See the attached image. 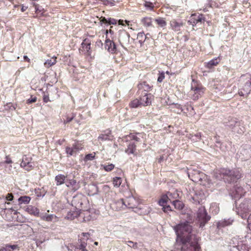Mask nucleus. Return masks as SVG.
Masks as SVG:
<instances>
[{
    "label": "nucleus",
    "instance_id": "obj_1",
    "mask_svg": "<svg viewBox=\"0 0 251 251\" xmlns=\"http://www.w3.org/2000/svg\"><path fill=\"white\" fill-rule=\"evenodd\" d=\"M174 229L177 235L176 241L179 240L181 242V251H200V247L198 242L191 241L192 226L188 222L180 223Z\"/></svg>",
    "mask_w": 251,
    "mask_h": 251
},
{
    "label": "nucleus",
    "instance_id": "obj_2",
    "mask_svg": "<svg viewBox=\"0 0 251 251\" xmlns=\"http://www.w3.org/2000/svg\"><path fill=\"white\" fill-rule=\"evenodd\" d=\"M217 174L215 175V177L218 179H223L225 182L227 183H231L234 182L242 177V174L239 169H234L230 170L226 169H221L218 171Z\"/></svg>",
    "mask_w": 251,
    "mask_h": 251
},
{
    "label": "nucleus",
    "instance_id": "obj_3",
    "mask_svg": "<svg viewBox=\"0 0 251 251\" xmlns=\"http://www.w3.org/2000/svg\"><path fill=\"white\" fill-rule=\"evenodd\" d=\"M205 88L201 84L194 79L191 83L189 95L193 100H197L204 94Z\"/></svg>",
    "mask_w": 251,
    "mask_h": 251
},
{
    "label": "nucleus",
    "instance_id": "obj_4",
    "mask_svg": "<svg viewBox=\"0 0 251 251\" xmlns=\"http://www.w3.org/2000/svg\"><path fill=\"white\" fill-rule=\"evenodd\" d=\"M237 212L243 219L248 217V214L251 212V200H245L237 208Z\"/></svg>",
    "mask_w": 251,
    "mask_h": 251
},
{
    "label": "nucleus",
    "instance_id": "obj_5",
    "mask_svg": "<svg viewBox=\"0 0 251 251\" xmlns=\"http://www.w3.org/2000/svg\"><path fill=\"white\" fill-rule=\"evenodd\" d=\"M246 240H241L237 237H234L232 239V247L231 251H248L249 246L247 245Z\"/></svg>",
    "mask_w": 251,
    "mask_h": 251
},
{
    "label": "nucleus",
    "instance_id": "obj_6",
    "mask_svg": "<svg viewBox=\"0 0 251 251\" xmlns=\"http://www.w3.org/2000/svg\"><path fill=\"white\" fill-rule=\"evenodd\" d=\"M189 177L194 182L199 183L201 179L206 178V175L195 168L190 167L188 169Z\"/></svg>",
    "mask_w": 251,
    "mask_h": 251
},
{
    "label": "nucleus",
    "instance_id": "obj_7",
    "mask_svg": "<svg viewBox=\"0 0 251 251\" xmlns=\"http://www.w3.org/2000/svg\"><path fill=\"white\" fill-rule=\"evenodd\" d=\"M210 216L207 214L204 207L201 206L199 208L197 219L200 222V227L204 226L205 224L210 220Z\"/></svg>",
    "mask_w": 251,
    "mask_h": 251
},
{
    "label": "nucleus",
    "instance_id": "obj_8",
    "mask_svg": "<svg viewBox=\"0 0 251 251\" xmlns=\"http://www.w3.org/2000/svg\"><path fill=\"white\" fill-rule=\"evenodd\" d=\"M189 197L192 200V202L196 204L200 203L205 198V195L202 191L196 190L194 189L190 190Z\"/></svg>",
    "mask_w": 251,
    "mask_h": 251
},
{
    "label": "nucleus",
    "instance_id": "obj_9",
    "mask_svg": "<svg viewBox=\"0 0 251 251\" xmlns=\"http://www.w3.org/2000/svg\"><path fill=\"white\" fill-rule=\"evenodd\" d=\"M245 193V191L241 186L236 185L230 192V195L233 198L237 199L244 196Z\"/></svg>",
    "mask_w": 251,
    "mask_h": 251
},
{
    "label": "nucleus",
    "instance_id": "obj_10",
    "mask_svg": "<svg viewBox=\"0 0 251 251\" xmlns=\"http://www.w3.org/2000/svg\"><path fill=\"white\" fill-rule=\"evenodd\" d=\"M31 160L32 158L30 156L24 155L21 163V167L27 171L31 170L33 168V163L31 162Z\"/></svg>",
    "mask_w": 251,
    "mask_h": 251
},
{
    "label": "nucleus",
    "instance_id": "obj_11",
    "mask_svg": "<svg viewBox=\"0 0 251 251\" xmlns=\"http://www.w3.org/2000/svg\"><path fill=\"white\" fill-rule=\"evenodd\" d=\"M82 148L83 147L81 144L78 142H76L73 145L72 147H67L66 148V152L70 156H74L79 151L81 150Z\"/></svg>",
    "mask_w": 251,
    "mask_h": 251
},
{
    "label": "nucleus",
    "instance_id": "obj_12",
    "mask_svg": "<svg viewBox=\"0 0 251 251\" xmlns=\"http://www.w3.org/2000/svg\"><path fill=\"white\" fill-rule=\"evenodd\" d=\"M85 201V198L84 196L82 195H77L73 197L72 200V204L74 205V207L80 209V208H82V205L83 204V202Z\"/></svg>",
    "mask_w": 251,
    "mask_h": 251
},
{
    "label": "nucleus",
    "instance_id": "obj_13",
    "mask_svg": "<svg viewBox=\"0 0 251 251\" xmlns=\"http://www.w3.org/2000/svg\"><path fill=\"white\" fill-rule=\"evenodd\" d=\"M232 123L233 124L231 123L228 126L233 129L234 132L239 134H242L245 132V128L241 125L240 122L233 121Z\"/></svg>",
    "mask_w": 251,
    "mask_h": 251
},
{
    "label": "nucleus",
    "instance_id": "obj_14",
    "mask_svg": "<svg viewBox=\"0 0 251 251\" xmlns=\"http://www.w3.org/2000/svg\"><path fill=\"white\" fill-rule=\"evenodd\" d=\"M104 44L105 50L109 52L114 53L116 52L117 49L116 45L112 41L106 38Z\"/></svg>",
    "mask_w": 251,
    "mask_h": 251
},
{
    "label": "nucleus",
    "instance_id": "obj_15",
    "mask_svg": "<svg viewBox=\"0 0 251 251\" xmlns=\"http://www.w3.org/2000/svg\"><path fill=\"white\" fill-rule=\"evenodd\" d=\"M66 186L74 192L80 188L79 183L74 179H67L66 181Z\"/></svg>",
    "mask_w": 251,
    "mask_h": 251
},
{
    "label": "nucleus",
    "instance_id": "obj_16",
    "mask_svg": "<svg viewBox=\"0 0 251 251\" xmlns=\"http://www.w3.org/2000/svg\"><path fill=\"white\" fill-rule=\"evenodd\" d=\"M152 95L151 94L145 93L141 96L139 100L142 106H147L151 104Z\"/></svg>",
    "mask_w": 251,
    "mask_h": 251
},
{
    "label": "nucleus",
    "instance_id": "obj_17",
    "mask_svg": "<svg viewBox=\"0 0 251 251\" xmlns=\"http://www.w3.org/2000/svg\"><path fill=\"white\" fill-rule=\"evenodd\" d=\"M126 206L125 202L123 199H120L117 201H115L111 203V207L115 210H121L124 209Z\"/></svg>",
    "mask_w": 251,
    "mask_h": 251
},
{
    "label": "nucleus",
    "instance_id": "obj_18",
    "mask_svg": "<svg viewBox=\"0 0 251 251\" xmlns=\"http://www.w3.org/2000/svg\"><path fill=\"white\" fill-rule=\"evenodd\" d=\"M125 204H126V207L129 208H133L135 207L138 204L137 201L133 197H129L127 198L125 201Z\"/></svg>",
    "mask_w": 251,
    "mask_h": 251
},
{
    "label": "nucleus",
    "instance_id": "obj_19",
    "mask_svg": "<svg viewBox=\"0 0 251 251\" xmlns=\"http://www.w3.org/2000/svg\"><path fill=\"white\" fill-rule=\"evenodd\" d=\"M233 222V220L231 218H229L228 219H224L217 223V227L218 228L220 229L231 225Z\"/></svg>",
    "mask_w": 251,
    "mask_h": 251
},
{
    "label": "nucleus",
    "instance_id": "obj_20",
    "mask_svg": "<svg viewBox=\"0 0 251 251\" xmlns=\"http://www.w3.org/2000/svg\"><path fill=\"white\" fill-rule=\"evenodd\" d=\"M79 244L77 246L72 245L71 246L72 251H88L86 249L87 243L85 242H82L80 241Z\"/></svg>",
    "mask_w": 251,
    "mask_h": 251
},
{
    "label": "nucleus",
    "instance_id": "obj_21",
    "mask_svg": "<svg viewBox=\"0 0 251 251\" xmlns=\"http://www.w3.org/2000/svg\"><path fill=\"white\" fill-rule=\"evenodd\" d=\"M79 209L74 207L70 211L68 212L66 218L68 219L72 220L79 215Z\"/></svg>",
    "mask_w": 251,
    "mask_h": 251
},
{
    "label": "nucleus",
    "instance_id": "obj_22",
    "mask_svg": "<svg viewBox=\"0 0 251 251\" xmlns=\"http://www.w3.org/2000/svg\"><path fill=\"white\" fill-rule=\"evenodd\" d=\"M170 25L172 29L178 31L180 30L181 27L183 25V24L181 22H177L176 20L173 19L170 21Z\"/></svg>",
    "mask_w": 251,
    "mask_h": 251
},
{
    "label": "nucleus",
    "instance_id": "obj_23",
    "mask_svg": "<svg viewBox=\"0 0 251 251\" xmlns=\"http://www.w3.org/2000/svg\"><path fill=\"white\" fill-rule=\"evenodd\" d=\"M90 43L87 41L86 40H84L81 43V47L79 50V52L84 51L85 53H88L90 50Z\"/></svg>",
    "mask_w": 251,
    "mask_h": 251
},
{
    "label": "nucleus",
    "instance_id": "obj_24",
    "mask_svg": "<svg viewBox=\"0 0 251 251\" xmlns=\"http://www.w3.org/2000/svg\"><path fill=\"white\" fill-rule=\"evenodd\" d=\"M113 136L111 135V131L107 130L105 133L101 134L99 136V139L102 141L111 140Z\"/></svg>",
    "mask_w": 251,
    "mask_h": 251
},
{
    "label": "nucleus",
    "instance_id": "obj_25",
    "mask_svg": "<svg viewBox=\"0 0 251 251\" xmlns=\"http://www.w3.org/2000/svg\"><path fill=\"white\" fill-rule=\"evenodd\" d=\"M66 178V176L64 175L59 174L57 175L55 177V181L56 182V185L57 186H59L64 184L65 182L66 183L65 179Z\"/></svg>",
    "mask_w": 251,
    "mask_h": 251
},
{
    "label": "nucleus",
    "instance_id": "obj_26",
    "mask_svg": "<svg viewBox=\"0 0 251 251\" xmlns=\"http://www.w3.org/2000/svg\"><path fill=\"white\" fill-rule=\"evenodd\" d=\"M40 217L42 220L47 222H51L57 220V217L53 214L49 215L45 213L41 215Z\"/></svg>",
    "mask_w": 251,
    "mask_h": 251
},
{
    "label": "nucleus",
    "instance_id": "obj_27",
    "mask_svg": "<svg viewBox=\"0 0 251 251\" xmlns=\"http://www.w3.org/2000/svg\"><path fill=\"white\" fill-rule=\"evenodd\" d=\"M26 211L30 214L37 216L39 213V209L35 206L29 205L26 208Z\"/></svg>",
    "mask_w": 251,
    "mask_h": 251
},
{
    "label": "nucleus",
    "instance_id": "obj_28",
    "mask_svg": "<svg viewBox=\"0 0 251 251\" xmlns=\"http://www.w3.org/2000/svg\"><path fill=\"white\" fill-rule=\"evenodd\" d=\"M220 61V59L219 58L213 59L206 63V67L207 68L211 69L214 66H217Z\"/></svg>",
    "mask_w": 251,
    "mask_h": 251
},
{
    "label": "nucleus",
    "instance_id": "obj_29",
    "mask_svg": "<svg viewBox=\"0 0 251 251\" xmlns=\"http://www.w3.org/2000/svg\"><path fill=\"white\" fill-rule=\"evenodd\" d=\"M165 195L166 196H167L168 200H169V201H170L171 202H172L174 201V200H177V198L178 197V194L176 192L172 193L170 192H168Z\"/></svg>",
    "mask_w": 251,
    "mask_h": 251
},
{
    "label": "nucleus",
    "instance_id": "obj_30",
    "mask_svg": "<svg viewBox=\"0 0 251 251\" xmlns=\"http://www.w3.org/2000/svg\"><path fill=\"white\" fill-rule=\"evenodd\" d=\"M156 23L161 27H165L167 25V23L164 18L158 17L154 20Z\"/></svg>",
    "mask_w": 251,
    "mask_h": 251
},
{
    "label": "nucleus",
    "instance_id": "obj_31",
    "mask_svg": "<svg viewBox=\"0 0 251 251\" xmlns=\"http://www.w3.org/2000/svg\"><path fill=\"white\" fill-rule=\"evenodd\" d=\"M199 184L205 187H209L211 186V182L208 176L206 175V178H202L200 181Z\"/></svg>",
    "mask_w": 251,
    "mask_h": 251
},
{
    "label": "nucleus",
    "instance_id": "obj_32",
    "mask_svg": "<svg viewBox=\"0 0 251 251\" xmlns=\"http://www.w3.org/2000/svg\"><path fill=\"white\" fill-rule=\"evenodd\" d=\"M136 146L134 142H130L126 150V152L127 154H133L134 153Z\"/></svg>",
    "mask_w": 251,
    "mask_h": 251
},
{
    "label": "nucleus",
    "instance_id": "obj_33",
    "mask_svg": "<svg viewBox=\"0 0 251 251\" xmlns=\"http://www.w3.org/2000/svg\"><path fill=\"white\" fill-rule=\"evenodd\" d=\"M56 57L53 56L51 59L46 60L44 63L45 66L49 68L54 65L56 63Z\"/></svg>",
    "mask_w": 251,
    "mask_h": 251
},
{
    "label": "nucleus",
    "instance_id": "obj_34",
    "mask_svg": "<svg viewBox=\"0 0 251 251\" xmlns=\"http://www.w3.org/2000/svg\"><path fill=\"white\" fill-rule=\"evenodd\" d=\"M138 87L139 89H142L145 91H149L152 88V86H151L150 84H149L145 81L141 83L138 85Z\"/></svg>",
    "mask_w": 251,
    "mask_h": 251
},
{
    "label": "nucleus",
    "instance_id": "obj_35",
    "mask_svg": "<svg viewBox=\"0 0 251 251\" xmlns=\"http://www.w3.org/2000/svg\"><path fill=\"white\" fill-rule=\"evenodd\" d=\"M31 198L28 196H22L18 199V201L20 204H27L29 202Z\"/></svg>",
    "mask_w": 251,
    "mask_h": 251
},
{
    "label": "nucleus",
    "instance_id": "obj_36",
    "mask_svg": "<svg viewBox=\"0 0 251 251\" xmlns=\"http://www.w3.org/2000/svg\"><path fill=\"white\" fill-rule=\"evenodd\" d=\"M172 202L176 209L180 210L182 209L183 207V204L182 202L178 200H174Z\"/></svg>",
    "mask_w": 251,
    "mask_h": 251
},
{
    "label": "nucleus",
    "instance_id": "obj_37",
    "mask_svg": "<svg viewBox=\"0 0 251 251\" xmlns=\"http://www.w3.org/2000/svg\"><path fill=\"white\" fill-rule=\"evenodd\" d=\"M142 22L144 26L149 27L152 25L151 18L150 17H145L142 20Z\"/></svg>",
    "mask_w": 251,
    "mask_h": 251
},
{
    "label": "nucleus",
    "instance_id": "obj_38",
    "mask_svg": "<svg viewBox=\"0 0 251 251\" xmlns=\"http://www.w3.org/2000/svg\"><path fill=\"white\" fill-rule=\"evenodd\" d=\"M210 210L214 214H217L219 211V208L216 203H213L210 206Z\"/></svg>",
    "mask_w": 251,
    "mask_h": 251
},
{
    "label": "nucleus",
    "instance_id": "obj_39",
    "mask_svg": "<svg viewBox=\"0 0 251 251\" xmlns=\"http://www.w3.org/2000/svg\"><path fill=\"white\" fill-rule=\"evenodd\" d=\"M101 167L106 172H110L114 168V165L113 164H103L101 165Z\"/></svg>",
    "mask_w": 251,
    "mask_h": 251
},
{
    "label": "nucleus",
    "instance_id": "obj_40",
    "mask_svg": "<svg viewBox=\"0 0 251 251\" xmlns=\"http://www.w3.org/2000/svg\"><path fill=\"white\" fill-rule=\"evenodd\" d=\"M168 201H169V200H168L167 196H166V195H164L162 197L161 199L159 201L158 203L159 204V205L160 206H162L163 207L167 204Z\"/></svg>",
    "mask_w": 251,
    "mask_h": 251
},
{
    "label": "nucleus",
    "instance_id": "obj_41",
    "mask_svg": "<svg viewBox=\"0 0 251 251\" xmlns=\"http://www.w3.org/2000/svg\"><path fill=\"white\" fill-rule=\"evenodd\" d=\"M122 178L120 177L113 178V184L115 187H119L122 183Z\"/></svg>",
    "mask_w": 251,
    "mask_h": 251
},
{
    "label": "nucleus",
    "instance_id": "obj_42",
    "mask_svg": "<svg viewBox=\"0 0 251 251\" xmlns=\"http://www.w3.org/2000/svg\"><path fill=\"white\" fill-rule=\"evenodd\" d=\"M130 105L132 108H136L139 106H142L140 104L139 99H135L134 100H132L131 102Z\"/></svg>",
    "mask_w": 251,
    "mask_h": 251
},
{
    "label": "nucleus",
    "instance_id": "obj_43",
    "mask_svg": "<svg viewBox=\"0 0 251 251\" xmlns=\"http://www.w3.org/2000/svg\"><path fill=\"white\" fill-rule=\"evenodd\" d=\"M174 108L176 109L174 110L175 112L179 114L183 111V109L180 104H174Z\"/></svg>",
    "mask_w": 251,
    "mask_h": 251
},
{
    "label": "nucleus",
    "instance_id": "obj_44",
    "mask_svg": "<svg viewBox=\"0 0 251 251\" xmlns=\"http://www.w3.org/2000/svg\"><path fill=\"white\" fill-rule=\"evenodd\" d=\"M144 5L146 7V9L150 10H152L154 7L153 4L149 1H145L144 3Z\"/></svg>",
    "mask_w": 251,
    "mask_h": 251
},
{
    "label": "nucleus",
    "instance_id": "obj_45",
    "mask_svg": "<svg viewBox=\"0 0 251 251\" xmlns=\"http://www.w3.org/2000/svg\"><path fill=\"white\" fill-rule=\"evenodd\" d=\"M204 21L203 15H200L198 16V17L194 19L193 22H191L192 23H193L194 24H197L199 22H202V21Z\"/></svg>",
    "mask_w": 251,
    "mask_h": 251
},
{
    "label": "nucleus",
    "instance_id": "obj_46",
    "mask_svg": "<svg viewBox=\"0 0 251 251\" xmlns=\"http://www.w3.org/2000/svg\"><path fill=\"white\" fill-rule=\"evenodd\" d=\"M95 152H94V153H89L87 155H86L84 160L85 161H89V160H92L94 159L95 156Z\"/></svg>",
    "mask_w": 251,
    "mask_h": 251
},
{
    "label": "nucleus",
    "instance_id": "obj_47",
    "mask_svg": "<svg viewBox=\"0 0 251 251\" xmlns=\"http://www.w3.org/2000/svg\"><path fill=\"white\" fill-rule=\"evenodd\" d=\"M126 244L130 247H132L134 249H137V243L136 242H133L131 241H128L125 242Z\"/></svg>",
    "mask_w": 251,
    "mask_h": 251
},
{
    "label": "nucleus",
    "instance_id": "obj_48",
    "mask_svg": "<svg viewBox=\"0 0 251 251\" xmlns=\"http://www.w3.org/2000/svg\"><path fill=\"white\" fill-rule=\"evenodd\" d=\"M33 5L35 7V11L36 13L42 12L43 11L44 9L39 4L35 3H33Z\"/></svg>",
    "mask_w": 251,
    "mask_h": 251
},
{
    "label": "nucleus",
    "instance_id": "obj_49",
    "mask_svg": "<svg viewBox=\"0 0 251 251\" xmlns=\"http://www.w3.org/2000/svg\"><path fill=\"white\" fill-rule=\"evenodd\" d=\"M201 135L200 133H197L192 136L191 139L193 141H197L201 139Z\"/></svg>",
    "mask_w": 251,
    "mask_h": 251
},
{
    "label": "nucleus",
    "instance_id": "obj_50",
    "mask_svg": "<svg viewBox=\"0 0 251 251\" xmlns=\"http://www.w3.org/2000/svg\"><path fill=\"white\" fill-rule=\"evenodd\" d=\"M165 78V74L162 72L159 74V76L157 78V81L159 82H161Z\"/></svg>",
    "mask_w": 251,
    "mask_h": 251
},
{
    "label": "nucleus",
    "instance_id": "obj_51",
    "mask_svg": "<svg viewBox=\"0 0 251 251\" xmlns=\"http://www.w3.org/2000/svg\"><path fill=\"white\" fill-rule=\"evenodd\" d=\"M246 219H247L248 227L251 228V212H250L249 214H248V217Z\"/></svg>",
    "mask_w": 251,
    "mask_h": 251
},
{
    "label": "nucleus",
    "instance_id": "obj_52",
    "mask_svg": "<svg viewBox=\"0 0 251 251\" xmlns=\"http://www.w3.org/2000/svg\"><path fill=\"white\" fill-rule=\"evenodd\" d=\"M216 143L217 144V147H219L222 151H225L226 150V147H224L223 144L221 143L220 141H217Z\"/></svg>",
    "mask_w": 251,
    "mask_h": 251
},
{
    "label": "nucleus",
    "instance_id": "obj_53",
    "mask_svg": "<svg viewBox=\"0 0 251 251\" xmlns=\"http://www.w3.org/2000/svg\"><path fill=\"white\" fill-rule=\"evenodd\" d=\"M37 100V98L36 97H31L30 99H28L26 100V103L28 104H30L32 102H35Z\"/></svg>",
    "mask_w": 251,
    "mask_h": 251
},
{
    "label": "nucleus",
    "instance_id": "obj_54",
    "mask_svg": "<svg viewBox=\"0 0 251 251\" xmlns=\"http://www.w3.org/2000/svg\"><path fill=\"white\" fill-rule=\"evenodd\" d=\"M0 251H10V245H6L0 249Z\"/></svg>",
    "mask_w": 251,
    "mask_h": 251
},
{
    "label": "nucleus",
    "instance_id": "obj_55",
    "mask_svg": "<svg viewBox=\"0 0 251 251\" xmlns=\"http://www.w3.org/2000/svg\"><path fill=\"white\" fill-rule=\"evenodd\" d=\"M162 209L164 212H168L171 210L170 206L169 205H167V204L163 206Z\"/></svg>",
    "mask_w": 251,
    "mask_h": 251
},
{
    "label": "nucleus",
    "instance_id": "obj_56",
    "mask_svg": "<svg viewBox=\"0 0 251 251\" xmlns=\"http://www.w3.org/2000/svg\"><path fill=\"white\" fill-rule=\"evenodd\" d=\"M117 23V21L113 18L108 19V25H115Z\"/></svg>",
    "mask_w": 251,
    "mask_h": 251
},
{
    "label": "nucleus",
    "instance_id": "obj_57",
    "mask_svg": "<svg viewBox=\"0 0 251 251\" xmlns=\"http://www.w3.org/2000/svg\"><path fill=\"white\" fill-rule=\"evenodd\" d=\"M6 199L8 201H11L13 199V196L12 194L8 193L6 197Z\"/></svg>",
    "mask_w": 251,
    "mask_h": 251
},
{
    "label": "nucleus",
    "instance_id": "obj_58",
    "mask_svg": "<svg viewBox=\"0 0 251 251\" xmlns=\"http://www.w3.org/2000/svg\"><path fill=\"white\" fill-rule=\"evenodd\" d=\"M102 189L103 191L107 192L110 191V188L109 187V186L107 185H104L103 186Z\"/></svg>",
    "mask_w": 251,
    "mask_h": 251
},
{
    "label": "nucleus",
    "instance_id": "obj_59",
    "mask_svg": "<svg viewBox=\"0 0 251 251\" xmlns=\"http://www.w3.org/2000/svg\"><path fill=\"white\" fill-rule=\"evenodd\" d=\"M43 100L45 102H48L50 101L49 97L48 95H44L43 96Z\"/></svg>",
    "mask_w": 251,
    "mask_h": 251
},
{
    "label": "nucleus",
    "instance_id": "obj_60",
    "mask_svg": "<svg viewBox=\"0 0 251 251\" xmlns=\"http://www.w3.org/2000/svg\"><path fill=\"white\" fill-rule=\"evenodd\" d=\"M6 160L5 161V163H7V164H10V163H12V160H11L10 158H9L8 157V156H6Z\"/></svg>",
    "mask_w": 251,
    "mask_h": 251
},
{
    "label": "nucleus",
    "instance_id": "obj_61",
    "mask_svg": "<svg viewBox=\"0 0 251 251\" xmlns=\"http://www.w3.org/2000/svg\"><path fill=\"white\" fill-rule=\"evenodd\" d=\"M91 187L93 190H95V193H97L98 192V187L97 185L94 184L92 185Z\"/></svg>",
    "mask_w": 251,
    "mask_h": 251
},
{
    "label": "nucleus",
    "instance_id": "obj_62",
    "mask_svg": "<svg viewBox=\"0 0 251 251\" xmlns=\"http://www.w3.org/2000/svg\"><path fill=\"white\" fill-rule=\"evenodd\" d=\"M17 248H18L17 245H10V251L14 250L16 249Z\"/></svg>",
    "mask_w": 251,
    "mask_h": 251
},
{
    "label": "nucleus",
    "instance_id": "obj_63",
    "mask_svg": "<svg viewBox=\"0 0 251 251\" xmlns=\"http://www.w3.org/2000/svg\"><path fill=\"white\" fill-rule=\"evenodd\" d=\"M145 36V35H144V34L143 33L140 32L138 34L137 38H138V39L142 38Z\"/></svg>",
    "mask_w": 251,
    "mask_h": 251
},
{
    "label": "nucleus",
    "instance_id": "obj_64",
    "mask_svg": "<svg viewBox=\"0 0 251 251\" xmlns=\"http://www.w3.org/2000/svg\"><path fill=\"white\" fill-rule=\"evenodd\" d=\"M73 117H72V118L68 117L67 118L66 120L64 122V123L66 124V123L70 122L73 120Z\"/></svg>",
    "mask_w": 251,
    "mask_h": 251
}]
</instances>
